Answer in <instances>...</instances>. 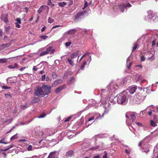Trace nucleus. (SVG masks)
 <instances>
[{"label":"nucleus","mask_w":158,"mask_h":158,"mask_svg":"<svg viewBox=\"0 0 158 158\" xmlns=\"http://www.w3.org/2000/svg\"><path fill=\"white\" fill-rule=\"evenodd\" d=\"M76 31L75 29H72L70 30L68 32V34H74Z\"/></svg>","instance_id":"24"},{"label":"nucleus","mask_w":158,"mask_h":158,"mask_svg":"<svg viewBox=\"0 0 158 158\" xmlns=\"http://www.w3.org/2000/svg\"><path fill=\"white\" fill-rule=\"evenodd\" d=\"M3 39L4 40V41L6 42L9 40V37L7 36H5L3 37Z\"/></svg>","instance_id":"32"},{"label":"nucleus","mask_w":158,"mask_h":158,"mask_svg":"<svg viewBox=\"0 0 158 158\" xmlns=\"http://www.w3.org/2000/svg\"><path fill=\"white\" fill-rule=\"evenodd\" d=\"M85 13L84 11L80 12L77 13L74 16V20L75 22H77L79 20H81V16H83Z\"/></svg>","instance_id":"5"},{"label":"nucleus","mask_w":158,"mask_h":158,"mask_svg":"<svg viewBox=\"0 0 158 158\" xmlns=\"http://www.w3.org/2000/svg\"><path fill=\"white\" fill-rule=\"evenodd\" d=\"M125 151L127 154H130L131 151V148H129L128 149H125Z\"/></svg>","instance_id":"38"},{"label":"nucleus","mask_w":158,"mask_h":158,"mask_svg":"<svg viewBox=\"0 0 158 158\" xmlns=\"http://www.w3.org/2000/svg\"><path fill=\"white\" fill-rule=\"evenodd\" d=\"M71 44V42H67L65 44V46L66 47L69 46Z\"/></svg>","instance_id":"56"},{"label":"nucleus","mask_w":158,"mask_h":158,"mask_svg":"<svg viewBox=\"0 0 158 158\" xmlns=\"http://www.w3.org/2000/svg\"><path fill=\"white\" fill-rule=\"evenodd\" d=\"M130 116L132 119V122H133L136 118L134 114H131L130 115Z\"/></svg>","instance_id":"31"},{"label":"nucleus","mask_w":158,"mask_h":158,"mask_svg":"<svg viewBox=\"0 0 158 158\" xmlns=\"http://www.w3.org/2000/svg\"><path fill=\"white\" fill-rule=\"evenodd\" d=\"M88 6V4L87 2L86 1H85V4L84 5V6L83 8L82 9L83 10H84L85 8H86Z\"/></svg>","instance_id":"39"},{"label":"nucleus","mask_w":158,"mask_h":158,"mask_svg":"<svg viewBox=\"0 0 158 158\" xmlns=\"http://www.w3.org/2000/svg\"><path fill=\"white\" fill-rule=\"evenodd\" d=\"M75 81V78L73 77H70L69 80V82L70 83H71L74 82Z\"/></svg>","instance_id":"25"},{"label":"nucleus","mask_w":158,"mask_h":158,"mask_svg":"<svg viewBox=\"0 0 158 158\" xmlns=\"http://www.w3.org/2000/svg\"><path fill=\"white\" fill-rule=\"evenodd\" d=\"M46 114L44 113V114L40 115L38 117V118H44L46 116Z\"/></svg>","instance_id":"46"},{"label":"nucleus","mask_w":158,"mask_h":158,"mask_svg":"<svg viewBox=\"0 0 158 158\" xmlns=\"http://www.w3.org/2000/svg\"><path fill=\"white\" fill-rule=\"evenodd\" d=\"M35 94L39 97L44 96L42 87L37 86L35 89Z\"/></svg>","instance_id":"2"},{"label":"nucleus","mask_w":158,"mask_h":158,"mask_svg":"<svg viewBox=\"0 0 158 158\" xmlns=\"http://www.w3.org/2000/svg\"><path fill=\"white\" fill-rule=\"evenodd\" d=\"M46 51L47 53V54H52L54 53V49H52V47H49L46 48Z\"/></svg>","instance_id":"12"},{"label":"nucleus","mask_w":158,"mask_h":158,"mask_svg":"<svg viewBox=\"0 0 158 158\" xmlns=\"http://www.w3.org/2000/svg\"><path fill=\"white\" fill-rule=\"evenodd\" d=\"M94 116H92L91 118H88V121H90L91 120H93L94 119Z\"/></svg>","instance_id":"62"},{"label":"nucleus","mask_w":158,"mask_h":158,"mask_svg":"<svg viewBox=\"0 0 158 158\" xmlns=\"http://www.w3.org/2000/svg\"><path fill=\"white\" fill-rule=\"evenodd\" d=\"M150 147V145L148 143H145L143 146V152L147 153L149 151L148 148Z\"/></svg>","instance_id":"11"},{"label":"nucleus","mask_w":158,"mask_h":158,"mask_svg":"<svg viewBox=\"0 0 158 158\" xmlns=\"http://www.w3.org/2000/svg\"><path fill=\"white\" fill-rule=\"evenodd\" d=\"M137 89V86L132 85L131 86L129 87L128 90L129 93L131 94H134L135 91Z\"/></svg>","instance_id":"8"},{"label":"nucleus","mask_w":158,"mask_h":158,"mask_svg":"<svg viewBox=\"0 0 158 158\" xmlns=\"http://www.w3.org/2000/svg\"><path fill=\"white\" fill-rule=\"evenodd\" d=\"M20 24L16 23H15V27L17 28H19L20 27Z\"/></svg>","instance_id":"59"},{"label":"nucleus","mask_w":158,"mask_h":158,"mask_svg":"<svg viewBox=\"0 0 158 158\" xmlns=\"http://www.w3.org/2000/svg\"><path fill=\"white\" fill-rule=\"evenodd\" d=\"M40 37L41 39L45 40L48 38V36L46 35H42Z\"/></svg>","instance_id":"48"},{"label":"nucleus","mask_w":158,"mask_h":158,"mask_svg":"<svg viewBox=\"0 0 158 158\" xmlns=\"http://www.w3.org/2000/svg\"><path fill=\"white\" fill-rule=\"evenodd\" d=\"M72 116H70L67 117L65 119L64 121L65 122H67L70 120L72 118Z\"/></svg>","instance_id":"44"},{"label":"nucleus","mask_w":158,"mask_h":158,"mask_svg":"<svg viewBox=\"0 0 158 158\" xmlns=\"http://www.w3.org/2000/svg\"><path fill=\"white\" fill-rule=\"evenodd\" d=\"M155 59V56L154 54H152L151 57L148 58V59L150 60H153Z\"/></svg>","instance_id":"34"},{"label":"nucleus","mask_w":158,"mask_h":158,"mask_svg":"<svg viewBox=\"0 0 158 158\" xmlns=\"http://www.w3.org/2000/svg\"><path fill=\"white\" fill-rule=\"evenodd\" d=\"M13 119L12 118H11L10 119H6L5 121L6 123H8V124H9L13 120Z\"/></svg>","instance_id":"36"},{"label":"nucleus","mask_w":158,"mask_h":158,"mask_svg":"<svg viewBox=\"0 0 158 158\" xmlns=\"http://www.w3.org/2000/svg\"><path fill=\"white\" fill-rule=\"evenodd\" d=\"M55 152H51L49 154L48 156V157L47 158H55V156H54L55 153Z\"/></svg>","instance_id":"23"},{"label":"nucleus","mask_w":158,"mask_h":158,"mask_svg":"<svg viewBox=\"0 0 158 158\" xmlns=\"http://www.w3.org/2000/svg\"><path fill=\"white\" fill-rule=\"evenodd\" d=\"M58 85L56 81H55L52 83V86L53 87H55Z\"/></svg>","instance_id":"41"},{"label":"nucleus","mask_w":158,"mask_h":158,"mask_svg":"<svg viewBox=\"0 0 158 158\" xmlns=\"http://www.w3.org/2000/svg\"><path fill=\"white\" fill-rule=\"evenodd\" d=\"M44 93V96L48 95L51 92V89L50 86L44 85L42 86Z\"/></svg>","instance_id":"3"},{"label":"nucleus","mask_w":158,"mask_h":158,"mask_svg":"<svg viewBox=\"0 0 158 158\" xmlns=\"http://www.w3.org/2000/svg\"><path fill=\"white\" fill-rule=\"evenodd\" d=\"M5 96L6 98H7L9 97H10V98L11 97V96L10 94H5Z\"/></svg>","instance_id":"57"},{"label":"nucleus","mask_w":158,"mask_h":158,"mask_svg":"<svg viewBox=\"0 0 158 158\" xmlns=\"http://www.w3.org/2000/svg\"><path fill=\"white\" fill-rule=\"evenodd\" d=\"M74 156V152L73 150H69L66 152L65 156L67 157H71Z\"/></svg>","instance_id":"13"},{"label":"nucleus","mask_w":158,"mask_h":158,"mask_svg":"<svg viewBox=\"0 0 158 158\" xmlns=\"http://www.w3.org/2000/svg\"><path fill=\"white\" fill-rule=\"evenodd\" d=\"M125 8L127 7H130L131 6V5L129 3L126 4H125Z\"/></svg>","instance_id":"52"},{"label":"nucleus","mask_w":158,"mask_h":158,"mask_svg":"<svg viewBox=\"0 0 158 158\" xmlns=\"http://www.w3.org/2000/svg\"><path fill=\"white\" fill-rule=\"evenodd\" d=\"M66 88V85L64 84L63 85L60 86L59 87L57 88L55 90V92L56 94L59 93L63 89H65Z\"/></svg>","instance_id":"9"},{"label":"nucleus","mask_w":158,"mask_h":158,"mask_svg":"<svg viewBox=\"0 0 158 158\" xmlns=\"http://www.w3.org/2000/svg\"><path fill=\"white\" fill-rule=\"evenodd\" d=\"M10 26H7L5 27V31L7 34H9L10 31Z\"/></svg>","instance_id":"21"},{"label":"nucleus","mask_w":158,"mask_h":158,"mask_svg":"<svg viewBox=\"0 0 158 158\" xmlns=\"http://www.w3.org/2000/svg\"><path fill=\"white\" fill-rule=\"evenodd\" d=\"M86 64V60H84L81 66V69H83L85 68V64Z\"/></svg>","instance_id":"27"},{"label":"nucleus","mask_w":158,"mask_h":158,"mask_svg":"<svg viewBox=\"0 0 158 158\" xmlns=\"http://www.w3.org/2000/svg\"><path fill=\"white\" fill-rule=\"evenodd\" d=\"M6 59L5 58L0 59V62L2 63H5L6 62Z\"/></svg>","instance_id":"35"},{"label":"nucleus","mask_w":158,"mask_h":158,"mask_svg":"<svg viewBox=\"0 0 158 158\" xmlns=\"http://www.w3.org/2000/svg\"><path fill=\"white\" fill-rule=\"evenodd\" d=\"M154 154L155 155H157L156 157H154V158H158V152H154Z\"/></svg>","instance_id":"64"},{"label":"nucleus","mask_w":158,"mask_h":158,"mask_svg":"<svg viewBox=\"0 0 158 158\" xmlns=\"http://www.w3.org/2000/svg\"><path fill=\"white\" fill-rule=\"evenodd\" d=\"M4 140V139H2L0 140V143H3V144H7V143L6 142H4L3 141Z\"/></svg>","instance_id":"58"},{"label":"nucleus","mask_w":158,"mask_h":158,"mask_svg":"<svg viewBox=\"0 0 158 158\" xmlns=\"http://www.w3.org/2000/svg\"><path fill=\"white\" fill-rule=\"evenodd\" d=\"M44 134V132L42 131H35V135L36 136L40 137L42 136Z\"/></svg>","instance_id":"16"},{"label":"nucleus","mask_w":158,"mask_h":158,"mask_svg":"<svg viewBox=\"0 0 158 158\" xmlns=\"http://www.w3.org/2000/svg\"><path fill=\"white\" fill-rule=\"evenodd\" d=\"M7 14H4L2 15V19L6 23H7L8 21V19Z\"/></svg>","instance_id":"15"},{"label":"nucleus","mask_w":158,"mask_h":158,"mask_svg":"<svg viewBox=\"0 0 158 158\" xmlns=\"http://www.w3.org/2000/svg\"><path fill=\"white\" fill-rule=\"evenodd\" d=\"M142 91L141 90L140 92L138 93L135 95V98L138 100L143 99L144 98V96H143V95L142 94Z\"/></svg>","instance_id":"10"},{"label":"nucleus","mask_w":158,"mask_h":158,"mask_svg":"<svg viewBox=\"0 0 158 158\" xmlns=\"http://www.w3.org/2000/svg\"><path fill=\"white\" fill-rule=\"evenodd\" d=\"M48 22L50 23H52L54 21V20L52 19H51L50 17H49L48 19Z\"/></svg>","instance_id":"40"},{"label":"nucleus","mask_w":158,"mask_h":158,"mask_svg":"<svg viewBox=\"0 0 158 158\" xmlns=\"http://www.w3.org/2000/svg\"><path fill=\"white\" fill-rule=\"evenodd\" d=\"M127 99L125 95L121 94L119 95L117 98V102L118 104L125 105L127 103Z\"/></svg>","instance_id":"1"},{"label":"nucleus","mask_w":158,"mask_h":158,"mask_svg":"<svg viewBox=\"0 0 158 158\" xmlns=\"http://www.w3.org/2000/svg\"><path fill=\"white\" fill-rule=\"evenodd\" d=\"M40 101V98H39L34 97L32 99V102L34 103H36Z\"/></svg>","instance_id":"26"},{"label":"nucleus","mask_w":158,"mask_h":158,"mask_svg":"<svg viewBox=\"0 0 158 158\" xmlns=\"http://www.w3.org/2000/svg\"><path fill=\"white\" fill-rule=\"evenodd\" d=\"M69 72H67L64 75L63 77V78L64 79H66L69 75Z\"/></svg>","instance_id":"29"},{"label":"nucleus","mask_w":158,"mask_h":158,"mask_svg":"<svg viewBox=\"0 0 158 158\" xmlns=\"http://www.w3.org/2000/svg\"><path fill=\"white\" fill-rule=\"evenodd\" d=\"M56 81H57L58 84H61L63 81L61 79H58Z\"/></svg>","instance_id":"55"},{"label":"nucleus","mask_w":158,"mask_h":158,"mask_svg":"<svg viewBox=\"0 0 158 158\" xmlns=\"http://www.w3.org/2000/svg\"><path fill=\"white\" fill-rule=\"evenodd\" d=\"M49 8L47 6L43 5L39 9L38 12L40 14L42 13L44 14H47L48 12Z\"/></svg>","instance_id":"4"},{"label":"nucleus","mask_w":158,"mask_h":158,"mask_svg":"<svg viewBox=\"0 0 158 158\" xmlns=\"http://www.w3.org/2000/svg\"><path fill=\"white\" fill-rule=\"evenodd\" d=\"M16 21L17 22V23H18L19 24L21 23V19L19 18H17L16 19Z\"/></svg>","instance_id":"47"},{"label":"nucleus","mask_w":158,"mask_h":158,"mask_svg":"<svg viewBox=\"0 0 158 158\" xmlns=\"http://www.w3.org/2000/svg\"><path fill=\"white\" fill-rule=\"evenodd\" d=\"M151 125L153 127H155L156 126V123H155L153 120H152L150 121Z\"/></svg>","instance_id":"30"},{"label":"nucleus","mask_w":158,"mask_h":158,"mask_svg":"<svg viewBox=\"0 0 158 158\" xmlns=\"http://www.w3.org/2000/svg\"><path fill=\"white\" fill-rule=\"evenodd\" d=\"M153 120L155 123H157L158 121V118L156 115L153 116Z\"/></svg>","instance_id":"42"},{"label":"nucleus","mask_w":158,"mask_h":158,"mask_svg":"<svg viewBox=\"0 0 158 158\" xmlns=\"http://www.w3.org/2000/svg\"><path fill=\"white\" fill-rule=\"evenodd\" d=\"M140 58H141V60L142 61H144L145 60V58L144 56H141L140 57Z\"/></svg>","instance_id":"61"},{"label":"nucleus","mask_w":158,"mask_h":158,"mask_svg":"<svg viewBox=\"0 0 158 158\" xmlns=\"http://www.w3.org/2000/svg\"><path fill=\"white\" fill-rule=\"evenodd\" d=\"M138 45V44L137 43H135L134 44V46L133 47L132 49V52L134 51L137 48Z\"/></svg>","instance_id":"28"},{"label":"nucleus","mask_w":158,"mask_h":158,"mask_svg":"<svg viewBox=\"0 0 158 158\" xmlns=\"http://www.w3.org/2000/svg\"><path fill=\"white\" fill-rule=\"evenodd\" d=\"M104 155L103 156L102 158H107V154L106 151L104 152Z\"/></svg>","instance_id":"50"},{"label":"nucleus","mask_w":158,"mask_h":158,"mask_svg":"<svg viewBox=\"0 0 158 158\" xmlns=\"http://www.w3.org/2000/svg\"><path fill=\"white\" fill-rule=\"evenodd\" d=\"M46 78V75L45 74H44L43 76H42L41 78V80L42 81H44Z\"/></svg>","instance_id":"54"},{"label":"nucleus","mask_w":158,"mask_h":158,"mask_svg":"<svg viewBox=\"0 0 158 158\" xmlns=\"http://www.w3.org/2000/svg\"><path fill=\"white\" fill-rule=\"evenodd\" d=\"M13 147V145H11L10 146V147H9V148H6V149H1V151H4L6 152V151H7L10 148H12Z\"/></svg>","instance_id":"43"},{"label":"nucleus","mask_w":158,"mask_h":158,"mask_svg":"<svg viewBox=\"0 0 158 158\" xmlns=\"http://www.w3.org/2000/svg\"><path fill=\"white\" fill-rule=\"evenodd\" d=\"M46 54H47V53L46 51H43L40 54V56H42Z\"/></svg>","instance_id":"37"},{"label":"nucleus","mask_w":158,"mask_h":158,"mask_svg":"<svg viewBox=\"0 0 158 158\" xmlns=\"http://www.w3.org/2000/svg\"><path fill=\"white\" fill-rule=\"evenodd\" d=\"M61 26H62V25H56V26L53 27L52 28V29H54L56 27H60Z\"/></svg>","instance_id":"60"},{"label":"nucleus","mask_w":158,"mask_h":158,"mask_svg":"<svg viewBox=\"0 0 158 158\" xmlns=\"http://www.w3.org/2000/svg\"><path fill=\"white\" fill-rule=\"evenodd\" d=\"M68 2H59L58 3V5L60 6L63 7L64 6L66 5Z\"/></svg>","instance_id":"20"},{"label":"nucleus","mask_w":158,"mask_h":158,"mask_svg":"<svg viewBox=\"0 0 158 158\" xmlns=\"http://www.w3.org/2000/svg\"><path fill=\"white\" fill-rule=\"evenodd\" d=\"M18 138V136L16 135H15L12 136L10 139V140H15L17 139Z\"/></svg>","instance_id":"33"},{"label":"nucleus","mask_w":158,"mask_h":158,"mask_svg":"<svg viewBox=\"0 0 158 158\" xmlns=\"http://www.w3.org/2000/svg\"><path fill=\"white\" fill-rule=\"evenodd\" d=\"M69 2H67L68 3H67L69 6H70L73 4V1L72 0H69L68 1Z\"/></svg>","instance_id":"45"},{"label":"nucleus","mask_w":158,"mask_h":158,"mask_svg":"<svg viewBox=\"0 0 158 158\" xmlns=\"http://www.w3.org/2000/svg\"><path fill=\"white\" fill-rule=\"evenodd\" d=\"M36 66H34L33 67V70L34 71H36L37 69H38L36 68Z\"/></svg>","instance_id":"63"},{"label":"nucleus","mask_w":158,"mask_h":158,"mask_svg":"<svg viewBox=\"0 0 158 158\" xmlns=\"http://www.w3.org/2000/svg\"><path fill=\"white\" fill-rule=\"evenodd\" d=\"M18 64L16 63H15L13 65H9L8 66V67L10 69H15L17 68Z\"/></svg>","instance_id":"19"},{"label":"nucleus","mask_w":158,"mask_h":158,"mask_svg":"<svg viewBox=\"0 0 158 158\" xmlns=\"http://www.w3.org/2000/svg\"><path fill=\"white\" fill-rule=\"evenodd\" d=\"M148 15L146 17V19H153V17L156 16V14L151 10H149L148 11Z\"/></svg>","instance_id":"6"},{"label":"nucleus","mask_w":158,"mask_h":158,"mask_svg":"<svg viewBox=\"0 0 158 158\" xmlns=\"http://www.w3.org/2000/svg\"><path fill=\"white\" fill-rule=\"evenodd\" d=\"M28 107L27 103H25L24 104H22L20 105V107L21 109L24 110Z\"/></svg>","instance_id":"17"},{"label":"nucleus","mask_w":158,"mask_h":158,"mask_svg":"<svg viewBox=\"0 0 158 158\" xmlns=\"http://www.w3.org/2000/svg\"><path fill=\"white\" fill-rule=\"evenodd\" d=\"M2 88L4 89H10L11 88V87H8L7 86H2Z\"/></svg>","instance_id":"51"},{"label":"nucleus","mask_w":158,"mask_h":158,"mask_svg":"<svg viewBox=\"0 0 158 158\" xmlns=\"http://www.w3.org/2000/svg\"><path fill=\"white\" fill-rule=\"evenodd\" d=\"M56 76H57V75L55 72L52 73V77L53 78H56Z\"/></svg>","instance_id":"53"},{"label":"nucleus","mask_w":158,"mask_h":158,"mask_svg":"<svg viewBox=\"0 0 158 158\" xmlns=\"http://www.w3.org/2000/svg\"><path fill=\"white\" fill-rule=\"evenodd\" d=\"M32 147L31 145L28 146V147L27 148V150L28 151H31L32 150Z\"/></svg>","instance_id":"49"},{"label":"nucleus","mask_w":158,"mask_h":158,"mask_svg":"<svg viewBox=\"0 0 158 158\" xmlns=\"http://www.w3.org/2000/svg\"><path fill=\"white\" fill-rule=\"evenodd\" d=\"M13 40H11L8 43L2 44L1 45V46L3 48H8L11 45V42Z\"/></svg>","instance_id":"14"},{"label":"nucleus","mask_w":158,"mask_h":158,"mask_svg":"<svg viewBox=\"0 0 158 158\" xmlns=\"http://www.w3.org/2000/svg\"><path fill=\"white\" fill-rule=\"evenodd\" d=\"M80 51H77L73 53L70 55L71 58L73 59L74 58H77L78 57L77 59V60H78L80 55Z\"/></svg>","instance_id":"7"},{"label":"nucleus","mask_w":158,"mask_h":158,"mask_svg":"<svg viewBox=\"0 0 158 158\" xmlns=\"http://www.w3.org/2000/svg\"><path fill=\"white\" fill-rule=\"evenodd\" d=\"M68 61L70 65L72 66H73L74 65V63L73 62V59H71V58H69L68 59Z\"/></svg>","instance_id":"22"},{"label":"nucleus","mask_w":158,"mask_h":158,"mask_svg":"<svg viewBox=\"0 0 158 158\" xmlns=\"http://www.w3.org/2000/svg\"><path fill=\"white\" fill-rule=\"evenodd\" d=\"M119 8L121 12H123L125 8V5L124 4H121L119 6Z\"/></svg>","instance_id":"18"}]
</instances>
